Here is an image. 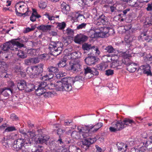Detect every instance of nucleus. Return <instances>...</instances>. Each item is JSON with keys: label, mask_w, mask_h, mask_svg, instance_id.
Masks as SVG:
<instances>
[{"label": "nucleus", "mask_w": 152, "mask_h": 152, "mask_svg": "<svg viewBox=\"0 0 152 152\" xmlns=\"http://www.w3.org/2000/svg\"><path fill=\"white\" fill-rule=\"evenodd\" d=\"M138 0H128L127 2L131 6L137 7L140 6V2L138 1Z\"/></svg>", "instance_id": "nucleus-26"}, {"label": "nucleus", "mask_w": 152, "mask_h": 152, "mask_svg": "<svg viewBox=\"0 0 152 152\" xmlns=\"http://www.w3.org/2000/svg\"><path fill=\"white\" fill-rule=\"evenodd\" d=\"M13 91L12 88L8 87L4 88H3V95L5 96H8L12 94Z\"/></svg>", "instance_id": "nucleus-20"}, {"label": "nucleus", "mask_w": 152, "mask_h": 152, "mask_svg": "<svg viewBox=\"0 0 152 152\" xmlns=\"http://www.w3.org/2000/svg\"><path fill=\"white\" fill-rule=\"evenodd\" d=\"M26 141L24 139L20 138V139H18L17 140L14 142V144L13 145V148L16 151H18L20 150H22L25 151L27 150L25 148V144H23L24 142L26 144Z\"/></svg>", "instance_id": "nucleus-7"}, {"label": "nucleus", "mask_w": 152, "mask_h": 152, "mask_svg": "<svg viewBox=\"0 0 152 152\" xmlns=\"http://www.w3.org/2000/svg\"><path fill=\"white\" fill-rule=\"evenodd\" d=\"M113 73V70L109 69L106 71L105 74L107 76L112 75Z\"/></svg>", "instance_id": "nucleus-53"}, {"label": "nucleus", "mask_w": 152, "mask_h": 152, "mask_svg": "<svg viewBox=\"0 0 152 152\" xmlns=\"http://www.w3.org/2000/svg\"><path fill=\"white\" fill-rule=\"evenodd\" d=\"M107 66V65L106 63H102L97 65V69L100 70H104L106 69Z\"/></svg>", "instance_id": "nucleus-35"}, {"label": "nucleus", "mask_w": 152, "mask_h": 152, "mask_svg": "<svg viewBox=\"0 0 152 152\" xmlns=\"http://www.w3.org/2000/svg\"><path fill=\"white\" fill-rule=\"evenodd\" d=\"M94 46H92L90 44L84 43L82 45V48L84 50H93Z\"/></svg>", "instance_id": "nucleus-34"}, {"label": "nucleus", "mask_w": 152, "mask_h": 152, "mask_svg": "<svg viewBox=\"0 0 152 152\" xmlns=\"http://www.w3.org/2000/svg\"><path fill=\"white\" fill-rule=\"evenodd\" d=\"M31 59L32 64L38 63L40 61V59L38 57L31 58Z\"/></svg>", "instance_id": "nucleus-48"}, {"label": "nucleus", "mask_w": 152, "mask_h": 152, "mask_svg": "<svg viewBox=\"0 0 152 152\" xmlns=\"http://www.w3.org/2000/svg\"><path fill=\"white\" fill-rule=\"evenodd\" d=\"M146 10L148 11H151L152 10V2L148 4L147 7L146 8Z\"/></svg>", "instance_id": "nucleus-58"}, {"label": "nucleus", "mask_w": 152, "mask_h": 152, "mask_svg": "<svg viewBox=\"0 0 152 152\" xmlns=\"http://www.w3.org/2000/svg\"><path fill=\"white\" fill-rule=\"evenodd\" d=\"M24 138L26 141V144L30 145L33 143L32 139L36 136L35 133L33 131L28 132Z\"/></svg>", "instance_id": "nucleus-10"}, {"label": "nucleus", "mask_w": 152, "mask_h": 152, "mask_svg": "<svg viewBox=\"0 0 152 152\" xmlns=\"http://www.w3.org/2000/svg\"><path fill=\"white\" fill-rule=\"evenodd\" d=\"M146 148L145 147H142L140 148L139 150V152H147Z\"/></svg>", "instance_id": "nucleus-63"}, {"label": "nucleus", "mask_w": 152, "mask_h": 152, "mask_svg": "<svg viewBox=\"0 0 152 152\" xmlns=\"http://www.w3.org/2000/svg\"><path fill=\"white\" fill-rule=\"evenodd\" d=\"M83 77L82 76H76L75 79H74L75 82H77L80 80H82Z\"/></svg>", "instance_id": "nucleus-62"}, {"label": "nucleus", "mask_w": 152, "mask_h": 152, "mask_svg": "<svg viewBox=\"0 0 152 152\" xmlns=\"http://www.w3.org/2000/svg\"><path fill=\"white\" fill-rule=\"evenodd\" d=\"M61 7L62 12L65 14H67L70 9L69 6L64 2L61 4Z\"/></svg>", "instance_id": "nucleus-18"}, {"label": "nucleus", "mask_w": 152, "mask_h": 152, "mask_svg": "<svg viewBox=\"0 0 152 152\" xmlns=\"http://www.w3.org/2000/svg\"><path fill=\"white\" fill-rule=\"evenodd\" d=\"M10 41L4 44L2 47V50L4 51H7L10 50Z\"/></svg>", "instance_id": "nucleus-38"}, {"label": "nucleus", "mask_w": 152, "mask_h": 152, "mask_svg": "<svg viewBox=\"0 0 152 152\" xmlns=\"http://www.w3.org/2000/svg\"><path fill=\"white\" fill-rule=\"evenodd\" d=\"M95 147L96 149V152H103V150L98 145H96Z\"/></svg>", "instance_id": "nucleus-64"}, {"label": "nucleus", "mask_w": 152, "mask_h": 152, "mask_svg": "<svg viewBox=\"0 0 152 152\" xmlns=\"http://www.w3.org/2000/svg\"><path fill=\"white\" fill-rule=\"evenodd\" d=\"M66 67L67 70H71L74 72H76L80 71L81 66L78 60L76 61H75V60H72L69 62V65Z\"/></svg>", "instance_id": "nucleus-6"}, {"label": "nucleus", "mask_w": 152, "mask_h": 152, "mask_svg": "<svg viewBox=\"0 0 152 152\" xmlns=\"http://www.w3.org/2000/svg\"><path fill=\"white\" fill-rule=\"evenodd\" d=\"M31 58L25 60V64L27 65H30L32 64Z\"/></svg>", "instance_id": "nucleus-51"}, {"label": "nucleus", "mask_w": 152, "mask_h": 152, "mask_svg": "<svg viewBox=\"0 0 152 152\" xmlns=\"http://www.w3.org/2000/svg\"><path fill=\"white\" fill-rule=\"evenodd\" d=\"M50 85L51 87H54L57 91H63V83L61 81H58L55 84H54L52 83H50Z\"/></svg>", "instance_id": "nucleus-15"}, {"label": "nucleus", "mask_w": 152, "mask_h": 152, "mask_svg": "<svg viewBox=\"0 0 152 152\" xmlns=\"http://www.w3.org/2000/svg\"><path fill=\"white\" fill-rule=\"evenodd\" d=\"M86 25V24L84 23H82L77 26V29H79L85 28Z\"/></svg>", "instance_id": "nucleus-55"}, {"label": "nucleus", "mask_w": 152, "mask_h": 152, "mask_svg": "<svg viewBox=\"0 0 152 152\" xmlns=\"http://www.w3.org/2000/svg\"><path fill=\"white\" fill-rule=\"evenodd\" d=\"M10 118L12 120H18V117L15 114H12L11 115Z\"/></svg>", "instance_id": "nucleus-60"}, {"label": "nucleus", "mask_w": 152, "mask_h": 152, "mask_svg": "<svg viewBox=\"0 0 152 152\" xmlns=\"http://www.w3.org/2000/svg\"><path fill=\"white\" fill-rule=\"evenodd\" d=\"M28 88H29V90H28V91L29 92L31 91L33 89H34L36 90L35 92L36 94L38 96L43 95L46 91L45 88H42L39 86L38 87H35L33 85H29Z\"/></svg>", "instance_id": "nucleus-8"}, {"label": "nucleus", "mask_w": 152, "mask_h": 152, "mask_svg": "<svg viewBox=\"0 0 152 152\" xmlns=\"http://www.w3.org/2000/svg\"><path fill=\"white\" fill-rule=\"evenodd\" d=\"M118 149L121 152H125L127 150L128 146L126 144H124L123 143H118L117 144Z\"/></svg>", "instance_id": "nucleus-21"}, {"label": "nucleus", "mask_w": 152, "mask_h": 152, "mask_svg": "<svg viewBox=\"0 0 152 152\" xmlns=\"http://www.w3.org/2000/svg\"><path fill=\"white\" fill-rule=\"evenodd\" d=\"M41 16L40 15L37 16L35 15H34L33 14H32L31 16L30 17V20L31 21L34 22L35 21L36 18H39Z\"/></svg>", "instance_id": "nucleus-50"}, {"label": "nucleus", "mask_w": 152, "mask_h": 152, "mask_svg": "<svg viewBox=\"0 0 152 152\" xmlns=\"http://www.w3.org/2000/svg\"><path fill=\"white\" fill-rule=\"evenodd\" d=\"M47 70L48 72L54 75L57 74L58 72V69L56 67L52 66H49Z\"/></svg>", "instance_id": "nucleus-27"}, {"label": "nucleus", "mask_w": 152, "mask_h": 152, "mask_svg": "<svg viewBox=\"0 0 152 152\" xmlns=\"http://www.w3.org/2000/svg\"><path fill=\"white\" fill-rule=\"evenodd\" d=\"M15 10L17 15L22 16L24 15L27 16L29 15L28 7L27 4L24 2L17 3L15 6Z\"/></svg>", "instance_id": "nucleus-3"}, {"label": "nucleus", "mask_w": 152, "mask_h": 152, "mask_svg": "<svg viewBox=\"0 0 152 152\" xmlns=\"http://www.w3.org/2000/svg\"><path fill=\"white\" fill-rule=\"evenodd\" d=\"M17 54L18 56L21 58H24L26 56V54L24 53V52L21 50L18 51Z\"/></svg>", "instance_id": "nucleus-43"}, {"label": "nucleus", "mask_w": 152, "mask_h": 152, "mask_svg": "<svg viewBox=\"0 0 152 152\" xmlns=\"http://www.w3.org/2000/svg\"><path fill=\"white\" fill-rule=\"evenodd\" d=\"M136 64L132 63L127 67V70L130 72H134L136 69Z\"/></svg>", "instance_id": "nucleus-28"}, {"label": "nucleus", "mask_w": 152, "mask_h": 152, "mask_svg": "<svg viewBox=\"0 0 152 152\" xmlns=\"http://www.w3.org/2000/svg\"><path fill=\"white\" fill-rule=\"evenodd\" d=\"M131 57L130 55H128L127 56H125L124 58L122 59V63H123V67L124 66V64H125L128 66L132 62L129 59V57Z\"/></svg>", "instance_id": "nucleus-25"}, {"label": "nucleus", "mask_w": 152, "mask_h": 152, "mask_svg": "<svg viewBox=\"0 0 152 152\" xmlns=\"http://www.w3.org/2000/svg\"><path fill=\"white\" fill-rule=\"evenodd\" d=\"M62 46V44L60 42H58L57 43L51 42L49 45L48 49L51 52V54L52 55L57 56L61 53L63 50Z\"/></svg>", "instance_id": "nucleus-4"}, {"label": "nucleus", "mask_w": 152, "mask_h": 152, "mask_svg": "<svg viewBox=\"0 0 152 152\" xmlns=\"http://www.w3.org/2000/svg\"><path fill=\"white\" fill-rule=\"evenodd\" d=\"M81 53L79 51H75L73 52L69 55L68 56L72 60H75V61H76L78 58H80L81 56Z\"/></svg>", "instance_id": "nucleus-17"}, {"label": "nucleus", "mask_w": 152, "mask_h": 152, "mask_svg": "<svg viewBox=\"0 0 152 152\" xmlns=\"http://www.w3.org/2000/svg\"><path fill=\"white\" fill-rule=\"evenodd\" d=\"M99 17L100 18L102 25H106L107 23L108 20L106 16H105L104 15H101L99 16Z\"/></svg>", "instance_id": "nucleus-32"}, {"label": "nucleus", "mask_w": 152, "mask_h": 152, "mask_svg": "<svg viewBox=\"0 0 152 152\" xmlns=\"http://www.w3.org/2000/svg\"><path fill=\"white\" fill-rule=\"evenodd\" d=\"M104 50L109 53H115L116 51L115 50L111 45L107 46L105 48Z\"/></svg>", "instance_id": "nucleus-37"}, {"label": "nucleus", "mask_w": 152, "mask_h": 152, "mask_svg": "<svg viewBox=\"0 0 152 152\" xmlns=\"http://www.w3.org/2000/svg\"><path fill=\"white\" fill-rule=\"evenodd\" d=\"M26 83L23 80H20L17 83V87L19 90H23L26 87Z\"/></svg>", "instance_id": "nucleus-22"}, {"label": "nucleus", "mask_w": 152, "mask_h": 152, "mask_svg": "<svg viewBox=\"0 0 152 152\" xmlns=\"http://www.w3.org/2000/svg\"><path fill=\"white\" fill-rule=\"evenodd\" d=\"M53 93L51 92H45L43 94L44 95V96L46 98L47 97H50L51 96V95Z\"/></svg>", "instance_id": "nucleus-57"}, {"label": "nucleus", "mask_w": 152, "mask_h": 152, "mask_svg": "<svg viewBox=\"0 0 152 152\" xmlns=\"http://www.w3.org/2000/svg\"><path fill=\"white\" fill-rule=\"evenodd\" d=\"M66 26V24L64 22L58 23L57 28L60 30H63Z\"/></svg>", "instance_id": "nucleus-40"}, {"label": "nucleus", "mask_w": 152, "mask_h": 152, "mask_svg": "<svg viewBox=\"0 0 152 152\" xmlns=\"http://www.w3.org/2000/svg\"><path fill=\"white\" fill-rule=\"evenodd\" d=\"M135 124V122L133 120L126 118L122 121H116L112 123V126L109 127L110 131L112 132H116L118 131L122 130L125 127V125L129 124Z\"/></svg>", "instance_id": "nucleus-2"}, {"label": "nucleus", "mask_w": 152, "mask_h": 152, "mask_svg": "<svg viewBox=\"0 0 152 152\" xmlns=\"http://www.w3.org/2000/svg\"><path fill=\"white\" fill-rule=\"evenodd\" d=\"M92 51H93L94 52H95L96 55H99L100 53L98 48H95V46H94L93 49Z\"/></svg>", "instance_id": "nucleus-61"}, {"label": "nucleus", "mask_w": 152, "mask_h": 152, "mask_svg": "<svg viewBox=\"0 0 152 152\" xmlns=\"http://www.w3.org/2000/svg\"><path fill=\"white\" fill-rule=\"evenodd\" d=\"M49 139V137L48 136H42L38 138L37 142L40 144H43L45 143L47 144V141Z\"/></svg>", "instance_id": "nucleus-24"}, {"label": "nucleus", "mask_w": 152, "mask_h": 152, "mask_svg": "<svg viewBox=\"0 0 152 152\" xmlns=\"http://www.w3.org/2000/svg\"><path fill=\"white\" fill-rule=\"evenodd\" d=\"M12 139H15L17 140L18 139H20V136L18 134H11Z\"/></svg>", "instance_id": "nucleus-54"}, {"label": "nucleus", "mask_w": 152, "mask_h": 152, "mask_svg": "<svg viewBox=\"0 0 152 152\" xmlns=\"http://www.w3.org/2000/svg\"><path fill=\"white\" fill-rule=\"evenodd\" d=\"M78 132H77L76 131H73L72 132L71 135L74 138H79L78 135L79 134V135H80V133L79 132V130L78 129ZM80 138H83V137H81V136H80ZM83 138H84L83 137Z\"/></svg>", "instance_id": "nucleus-44"}, {"label": "nucleus", "mask_w": 152, "mask_h": 152, "mask_svg": "<svg viewBox=\"0 0 152 152\" xmlns=\"http://www.w3.org/2000/svg\"><path fill=\"white\" fill-rule=\"evenodd\" d=\"M72 83L64 84L63 83V91H69L71 90L72 88V86L71 84Z\"/></svg>", "instance_id": "nucleus-30"}, {"label": "nucleus", "mask_w": 152, "mask_h": 152, "mask_svg": "<svg viewBox=\"0 0 152 152\" xmlns=\"http://www.w3.org/2000/svg\"><path fill=\"white\" fill-rule=\"evenodd\" d=\"M39 6L40 8L45 9L47 7L46 3L45 2L41 1L39 4Z\"/></svg>", "instance_id": "nucleus-45"}, {"label": "nucleus", "mask_w": 152, "mask_h": 152, "mask_svg": "<svg viewBox=\"0 0 152 152\" xmlns=\"http://www.w3.org/2000/svg\"><path fill=\"white\" fill-rule=\"evenodd\" d=\"M51 26L47 25L46 26L42 25L39 27V28L42 30L44 32H46L48 31H50L51 29Z\"/></svg>", "instance_id": "nucleus-31"}, {"label": "nucleus", "mask_w": 152, "mask_h": 152, "mask_svg": "<svg viewBox=\"0 0 152 152\" xmlns=\"http://www.w3.org/2000/svg\"><path fill=\"white\" fill-rule=\"evenodd\" d=\"M66 33L69 35H72L74 33V31L73 30L70 28H68L66 31Z\"/></svg>", "instance_id": "nucleus-52"}, {"label": "nucleus", "mask_w": 152, "mask_h": 152, "mask_svg": "<svg viewBox=\"0 0 152 152\" xmlns=\"http://www.w3.org/2000/svg\"><path fill=\"white\" fill-rule=\"evenodd\" d=\"M38 86L42 88H45L46 89L48 88H49L53 89L52 87L50 85H50H47L46 83L45 82H42Z\"/></svg>", "instance_id": "nucleus-36"}, {"label": "nucleus", "mask_w": 152, "mask_h": 152, "mask_svg": "<svg viewBox=\"0 0 152 152\" xmlns=\"http://www.w3.org/2000/svg\"><path fill=\"white\" fill-rule=\"evenodd\" d=\"M54 74L49 73L48 75L47 74L42 77V80H49L52 78L54 76Z\"/></svg>", "instance_id": "nucleus-39"}, {"label": "nucleus", "mask_w": 152, "mask_h": 152, "mask_svg": "<svg viewBox=\"0 0 152 152\" xmlns=\"http://www.w3.org/2000/svg\"><path fill=\"white\" fill-rule=\"evenodd\" d=\"M86 63L89 65L94 64L96 61V58L94 56H88L85 59Z\"/></svg>", "instance_id": "nucleus-14"}, {"label": "nucleus", "mask_w": 152, "mask_h": 152, "mask_svg": "<svg viewBox=\"0 0 152 152\" xmlns=\"http://www.w3.org/2000/svg\"><path fill=\"white\" fill-rule=\"evenodd\" d=\"M111 67L116 69H120L123 67L121 61H116L113 62L111 64Z\"/></svg>", "instance_id": "nucleus-16"}, {"label": "nucleus", "mask_w": 152, "mask_h": 152, "mask_svg": "<svg viewBox=\"0 0 152 152\" xmlns=\"http://www.w3.org/2000/svg\"><path fill=\"white\" fill-rule=\"evenodd\" d=\"M66 60L65 59H62L60 61L58 65L59 67H64L66 65Z\"/></svg>", "instance_id": "nucleus-41"}, {"label": "nucleus", "mask_w": 152, "mask_h": 152, "mask_svg": "<svg viewBox=\"0 0 152 152\" xmlns=\"http://www.w3.org/2000/svg\"><path fill=\"white\" fill-rule=\"evenodd\" d=\"M109 35L108 32H107L106 33L104 32H102L99 33H94V35H91V37L94 38L97 37H106Z\"/></svg>", "instance_id": "nucleus-19"}, {"label": "nucleus", "mask_w": 152, "mask_h": 152, "mask_svg": "<svg viewBox=\"0 0 152 152\" xmlns=\"http://www.w3.org/2000/svg\"><path fill=\"white\" fill-rule=\"evenodd\" d=\"M16 39L15 40H12L10 41V50H12L16 51L19 50L18 49L20 47L24 46V45L21 44L18 41L15 40H17Z\"/></svg>", "instance_id": "nucleus-9"}, {"label": "nucleus", "mask_w": 152, "mask_h": 152, "mask_svg": "<svg viewBox=\"0 0 152 152\" xmlns=\"http://www.w3.org/2000/svg\"><path fill=\"white\" fill-rule=\"evenodd\" d=\"M35 28V27L34 26H32L31 28L28 27L25 28V29L24 31V33H27L30 31H33Z\"/></svg>", "instance_id": "nucleus-46"}, {"label": "nucleus", "mask_w": 152, "mask_h": 152, "mask_svg": "<svg viewBox=\"0 0 152 152\" xmlns=\"http://www.w3.org/2000/svg\"><path fill=\"white\" fill-rule=\"evenodd\" d=\"M69 152H82L81 150L75 146H69Z\"/></svg>", "instance_id": "nucleus-33"}, {"label": "nucleus", "mask_w": 152, "mask_h": 152, "mask_svg": "<svg viewBox=\"0 0 152 152\" xmlns=\"http://www.w3.org/2000/svg\"><path fill=\"white\" fill-rule=\"evenodd\" d=\"M43 65V64H40L33 68H28L26 72L29 75L31 78L37 77L39 74L42 72Z\"/></svg>", "instance_id": "nucleus-5"}, {"label": "nucleus", "mask_w": 152, "mask_h": 152, "mask_svg": "<svg viewBox=\"0 0 152 152\" xmlns=\"http://www.w3.org/2000/svg\"><path fill=\"white\" fill-rule=\"evenodd\" d=\"M150 68V66L148 64L142 65L140 67V69L143 71V73L147 74V75L152 76V74Z\"/></svg>", "instance_id": "nucleus-13"}, {"label": "nucleus", "mask_w": 152, "mask_h": 152, "mask_svg": "<svg viewBox=\"0 0 152 152\" xmlns=\"http://www.w3.org/2000/svg\"><path fill=\"white\" fill-rule=\"evenodd\" d=\"M103 126V124L101 122H99L95 125H92L90 126H85L80 129L78 127L77 129L79 130V132L81 137L87 138L90 136V133H96L98 130Z\"/></svg>", "instance_id": "nucleus-1"}, {"label": "nucleus", "mask_w": 152, "mask_h": 152, "mask_svg": "<svg viewBox=\"0 0 152 152\" xmlns=\"http://www.w3.org/2000/svg\"><path fill=\"white\" fill-rule=\"evenodd\" d=\"M92 140H93V141H89V140L87 139H84V140H83L82 142V146L83 148L86 150L88 149L90 147V145L95 142L96 141V140L95 138H93Z\"/></svg>", "instance_id": "nucleus-12"}, {"label": "nucleus", "mask_w": 152, "mask_h": 152, "mask_svg": "<svg viewBox=\"0 0 152 152\" xmlns=\"http://www.w3.org/2000/svg\"><path fill=\"white\" fill-rule=\"evenodd\" d=\"M104 7H107L108 9H110L111 12H115L116 10V8L114 6H110L106 4L104 5Z\"/></svg>", "instance_id": "nucleus-47"}, {"label": "nucleus", "mask_w": 152, "mask_h": 152, "mask_svg": "<svg viewBox=\"0 0 152 152\" xmlns=\"http://www.w3.org/2000/svg\"><path fill=\"white\" fill-rule=\"evenodd\" d=\"M15 128L14 126H9L7 128L5 129V131L10 132L15 130Z\"/></svg>", "instance_id": "nucleus-56"}, {"label": "nucleus", "mask_w": 152, "mask_h": 152, "mask_svg": "<svg viewBox=\"0 0 152 152\" xmlns=\"http://www.w3.org/2000/svg\"><path fill=\"white\" fill-rule=\"evenodd\" d=\"M75 17L79 22H83L86 20V18L83 15L77 12L75 13Z\"/></svg>", "instance_id": "nucleus-29"}, {"label": "nucleus", "mask_w": 152, "mask_h": 152, "mask_svg": "<svg viewBox=\"0 0 152 152\" xmlns=\"http://www.w3.org/2000/svg\"><path fill=\"white\" fill-rule=\"evenodd\" d=\"M88 39L87 36L80 34L75 37L74 41L76 43L80 44L86 41Z\"/></svg>", "instance_id": "nucleus-11"}, {"label": "nucleus", "mask_w": 152, "mask_h": 152, "mask_svg": "<svg viewBox=\"0 0 152 152\" xmlns=\"http://www.w3.org/2000/svg\"><path fill=\"white\" fill-rule=\"evenodd\" d=\"M61 82L63 83H75L73 78L72 77H64L61 78Z\"/></svg>", "instance_id": "nucleus-23"}, {"label": "nucleus", "mask_w": 152, "mask_h": 152, "mask_svg": "<svg viewBox=\"0 0 152 152\" xmlns=\"http://www.w3.org/2000/svg\"><path fill=\"white\" fill-rule=\"evenodd\" d=\"M70 43V41L68 38L64 39L63 41L64 45L65 46H67Z\"/></svg>", "instance_id": "nucleus-59"}, {"label": "nucleus", "mask_w": 152, "mask_h": 152, "mask_svg": "<svg viewBox=\"0 0 152 152\" xmlns=\"http://www.w3.org/2000/svg\"><path fill=\"white\" fill-rule=\"evenodd\" d=\"M94 19V23L95 24L98 26H99L102 24V23L99 17L97 18L95 17Z\"/></svg>", "instance_id": "nucleus-42"}, {"label": "nucleus", "mask_w": 152, "mask_h": 152, "mask_svg": "<svg viewBox=\"0 0 152 152\" xmlns=\"http://www.w3.org/2000/svg\"><path fill=\"white\" fill-rule=\"evenodd\" d=\"M84 74L86 75L88 73L91 74L92 69H91L90 67H87L86 68L84 69Z\"/></svg>", "instance_id": "nucleus-49"}]
</instances>
